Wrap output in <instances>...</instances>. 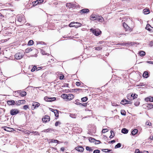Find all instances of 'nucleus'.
Returning a JSON list of instances; mask_svg holds the SVG:
<instances>
[{"instance_id": "obj_10", "label": "nucleus", "mask_w": 153, "mask_h": 153, "mask_svg": "<svg viewBox=\"0 0 153 153\" xmlns=\"http://www.w3.org/2000/svg\"><path fill=\"white\" fill-rule=\"evenodd\" d=\"M76 150L80 152H82L84 150V148L81 146H79L75 148Z\"/></svg>"}, {"instance_id": "obj_21", "label": "nucleus", "mask_w": 153, "mask_h": 153, "mask_svg": "<svg viewBox=\"0 0 153 153\" xmlns=\"http://www.w3.org/2000/svg\"><path fill=\"white\" fill-rule=\"evenodd\" d=\"M145 100L146 102L150 101V102H153V97H147L145 99Z\"/></svg>"}, {"instance_id": "obj_63", "label": "nucleus", "mask_w": 153, "mask_h": 153, "mask_svg": "<svg viewBox=\"0 0 153 153\" xmlns=\"http://www.w3.org/2000/svg\"><path fill=\"white\" fill-rule=\"evenodd\" d=\"M4 35H8V34H11V33H10V32H8L7 31L6 32V31H5V32H4Z\"/></svg>"}, {"instance_id": "obj_57", "label": "nucleus", "mask_w": 153, "mask_h": 153, "mask_svg": "<svg viewBox=\"0 0 153 153\" xmlns=\"http://www.w3.org/2000/svg\"><path fill=\"white\" fill-rule=\"evenodd\" d=\"M87 105V102L83 103L82 104H82H80V105H82V106L84 107H86Z\"/></svg>"}, {"instance_id": "obj_56", "label": "nucleus", "mask_w": 153, "mask_h": 153, "mask_svg": "<svg viewBox=\"0 0 153 153\" xmlns=\"http://www.w3.org/2000/svg\"><path fill=\"white\" fill-rule=\"evenodd\" d=\"M23 108L24 109L26 110L27 108H28V105H24L23 106Z\"/></svg>"}, {"instance_id": "obj_13", "label": "nucleus", "mask_w": 153, "mask_h": 153, "mask_svg": "<svg viewBox=\"0 0 153 153\" xmlns=\"http://www.w3.org/2000/svg\"><path fill=\"white\" fill-rule=\"evenodd\" d=\"M39 105L40 104L39 103L37 102H34L32 104V106L33 107H32V109L34 110L36 108H38L39 106Z\"/></svg>"}, {"instance_id": "obj_25", "label": "nucleus", "mask_w": 153, "mask_h": 153, "mask_svg": "<svg viewBox=\"0 0 153 153\" xmlns=\"http://www.w3.org/2000/svg\"><path fill=\"white\" fill-rule=\"evenodd\" d=\"M138 130L137 129H135L131 131V134L133 135H135L138 132Z\"/></svg>"}, {"instance_id": "obj_45", "label": "nucleus", "mask_w": 153, "mask_h": 153, "mask_svg": "<svg viewBox=\"0 0 153 153\" xmlns=\"http://www.w3.org/2000/svg\"><path fill=\"white\" fill-rule=\"evenodd\" d=\"M51 142L52 143H59V141L57 140H53V139H52L51 140Z\"/></svg>"}, {"instance_id": "obj_53", "label": "nucleus", "mask_w": 153, "mask_h": 153, "mask_svg": "<svg viewBox=\"0 0 153 153\" xmlns=\"http://www.w3.org/2000/svg\"><path fill=\"white\" fill-rule=\"evenodd\" d=\"M61 124V123L59 121H56L55 123V125L56 126H57L58 125Z\"/></svg>"}, {"instance_id": "obj_58", "label": "nucleus", "mask_w": 153, "mask_h": 153, "mask_svg": "<svg viewBox=\"0 0 153 153\" xmlns=\"http://www.w3.org/2000/svg\"><path fill=\"white\" fill-rule=\"evenodd\" d=\"M149 45L151 47H152L153 46V41H151L149 44Z\"/></svg>"}, {"instance_id": "obj_46", "label": "nucleus", "mask_w": 153, "mask_h": 153, "mask_svg": "<svg viewBox=\"0 0 153 153\" xmlns=\"http://www.w3.org/2000/svg\"><path fill=\"white\" fill-rule=\"evenodd\" d=\"M19 102L20 103V104H24L25 103V100H19Z\"/></svg>"}, {"instance_id": "obj_24", "label": "nucleus", "mask_w": 153, "mask_h": 153, "mask_svg": "<svg viewBox=\"0 0 153 153\" xmlns=\"http://www.w3.org/2000/svg\"><path fill=\"white\" fill-rule=\"evenodd\" d=\"M96 20H99L100 22H102V20H104V19L101 16H97Z\"/></svg>"}, {"instance_id": "obj_61", "label": "nucleus", "mask_w": 153, "mask_h": 153, "mask_svg": "<svg viewBox=\"0 0 153 153\" xmlns=\"http://www.w3.org/2000/svg\"><path fill=\"white\" fill-rule=\"evenodd\" d=\"M64 85L63 86H62V87H68V85L69 84L68 83H64Z\"/></svg>"}, {"instance_id": "obj_5", "label": "nucleus", "mask_w": 153, "mask_h": 153, "mask_svg": "<svg viewBox=\"0 0 153 153\" xmlns=\"http://www.w3.org/2000/svg\"><path fill=\"white\" fill-rule=\"evenodd\" d=\"M123 26L125 30V31H127L128 32H129L132 31V28L129 27L126 23H123Z\"/></svg>"}, {"instance_id": "obj_64", "label": "nucleus", "mask_w": 153, "mask_h": 153, "mask_svg": "<svg viewBox=\"0 0 153 153\" xmlns=\"http://www.w3.org/2000/svg\"><path fill=\"white\" fill-rule=\"evenodd\" d=\"M76 85L78 86L80 85V82H76Z\"/></svg>"}, {"instance_id": "obj_62", "label": "nucleus", "mask_w": 153, "mask_h": 153, "mask_svg": "<svg viewBox=\"0 0 153 153\" xmlns=\"http://www.w3.org/2000/svg\"><path fill=\"white\" fill-rule=\"evenodd\" d=\"M115 142V141L114 140H111V141H109L108 142V143H113Z\"/></svg>"}, {"instance_id": "obj_17", "label": "nucleus", "mask_w": 153, "mask_h": 153, "mask_svg": "<svg viewBox=\"0 0 153 153\" xmlns=\"http://www.w3.org/2000/svg\"><path fill=\"white\" fill-rule=\"evenodd\" d=\"M7 104L9 105H14L15 104V102L13 100H9L7 101Z\"/></svg>"}, {"instance_id": "obj_59", "label": "nucleus", "mask_w": 153, "mask_h": 153, "mask_svg": "<svg viewBox=\"0 0 153 153\" xmlns=\"http://www.w3.org/2000/svg\"><path fill=\"white\" fill-rule=\"evenodd\" d=\"M111 105L113 106H117L118 105L115 102H112Z\"/></svg>"}, {"instance_id": "obj_23", "label": "nucleus", "mask_w": 153, "mask_h": 153, "mask_svg": "<svg viewBox=\"0 0 153 153\" xmlns=\"http://www.w3.org/2000/svg\"><path fill=\"white\" fill-rule=\"evenodd\" d=\"M138 54L141 56H143L146 54L145 52L144 51H140L138 52Z\"/></svg>"}, {"instance_id": "obj_16", "label": "nucleus", "mask_w": 153, "mask_h": 153, "mask_svg": "<svg viewBox=\"0 0 153 153\" xmlns=\"http://www.w3.org/2000/svg\"><path fill=\"white\" fill-rule=\"evenodd\" d=\"M146 29L150 31H153V27H152L149 24L147 25Z\"/></svg>"}, {"instance_id": "obj_2", "label": "nucleus", "mask_w": 153, "mask_h": 153, "mask_svg": "<svg viewBox=\"0 0 153 153\" xmlns=\"http://www.w3.org/2000/svg\"><path fill=\"white\" fill-rule=\"evenodd\" d=\"M90 31L97 36L100 35L101 33V31L99 29H94L91 28L90 29Z\"/></svg>"}, {"instance_id": "obj_41", "label": "nucleus", "mask_w": 153, "mask_h": 153, "mask_svg": "<svg viewBox=\"0 0 153 153\" xmlns=\"http://www.w3.org/2000/svg\"><path fill=\"white\" fill-rule=\"evenodd\" d=\"M54 113L55 116L57 117H59V113L58 111L57 110H56V111H54L53 112Z\"/></svg>"}, {"instance_id": "obj_44", "label": "nucleus", "mask_w": 153, "mask_h": 153, "mask_svg": "<svg viewBox=\"0 0 153 153\" xmlns=\"http://www.w3.org/2000/svg\"><path fill=\"white\" fill-rule=\"evenodd\" d=\"M32 4H33V6H34L37 5V4H39V3L38 2V1L36 0V1H35L33 2Z\"/></svg>"}, {"instance_id": "obj_32", "label": "nucleus", "mask_w": 153, "mask_h": 153, "mask_svg": "<svg viewBox=\"0 0 153 153\" xmlns=\"http://www.w3.org/2000/svg\"><path fill=\"white\" fill-rule=\"evenodd\" d=\"M127 102V100L126 99H124L121 101L120 103L123 105H126V102Z\"/></svg>"}, {"instance_id": "obj_40", "label": "nucleus", "mask_w": 153, "mask_h": 153, "mask_svg": "<svg viewBox=\"0 0 153 153\" xmlns=\"http://www.w3.org/2000/svg\"><path fill=\"white\" fill-rule=\"evenodd\" d=\"M88 99V97H85L82 98L81 99V100L82 102H86V101H87V100Z\"/></svg>"}, {"instance_id": "obj_55", "label": "nucleus", "mask_w": 153, "mask_h": 153, "mask_svg": "<svg viewBox=\"0 0 153 153\" xmlns=\"http://www.w3.org/2000/svg\"><path fill=\"white\" fill-rule=\"evenodd\" d=\"M101 143V142L100 141L97 140H96V141H95L94 142L95 143L97 144H99V143Z\"/></svg>"}, {"instance_id": "obj_26", "label": "nucleus", "mask_w": 153, "mask_h": 153, "mask_svg": "<svg viewBox=\"0 0 153 153\" xmlns=\"http://www.w3.org/2000/svg\"><path fill=\"white\" fill-rule=\"evenodd\" d=\"M128 132V130L126 128H123L122 129L121 132L124 134H126Z\"/></svg>"}, {"instance_id": "obj_52", "label": "nucleus", "mask_w": 153, "mask_h": 153, "mask_svg": "<svg viewBox=\"0 0 153 153\" xmlns=\"http://www.w3.org/2000/svg\"><path fill=\"white\" fill-rule=\"evenodd\" d=\"M78 101H79L78 100H76V101H75V102H75V103L77 105H80V104H82V103H81L79 102H78Z\"/></svg>"}, {"instance_id": "obj_37", "label": "nucleus", "mask_w": 153, "mask_h": 153, "mask_svg": "<svg viewBox=\"0 0 153 153\" xmlns=\"http://www.w3.org/2000/svg\"><path fill=\"white\" fill-rule=\"evenodd\" d=\"M32 49L30 48H28L25 50V53H28L32 51Z\"/></svg>"}, {"instance_id": "obj_7", "label": "nucleus", "mask_w": 153, "mask_h": 153, "mask_svg": "<svg viewBox=\"0 0 153 153\" xmlns=\"http://www.w3.org/2000/svg\"><path fill=\"white\" fill-rule=\"evenodd\" d=\"M19 113V111L16 109H13L10 110V113L11 115H16Z\"/></svg>"}, {"instance_id": "obj_47", "label": "nucleus", "mask_w": 153, "mask_h": 153, "mask_svg": "<svg viewBox=\"0 0 153 153\" xmlns=\"http://www.w3.org/2000/svg\"><path fill=\"white\" fill-rule=\"evenodd\" d=\"M37 44H41V45L44 44L45 45H46L45 44V43L44 42H42V41L37 42Z\"/></svg>"}, {"instance_id": "obj_48", "label": "nucleus", "mask_w": 153, "mask_h": 153, "mask_svg": "<svg viewBox=\"0 0 153 153\" xmlns=\"http://www.w3.org/2000/svg\"><path fill=\"white\" fill-rule=\"evenodd\" d=\"M102 49V48L101 46H99L95 47V50L97 51H100Z\"/></svg>"}, {"instance_id": "obj_54", "label": "nucleus", "mask_w": 153, "mask_h": 153, "mask_svg": "<svg viewBox=\"0 0 153 153\" xmlns=\"http://www.w3.org/2000/svg\"><path fill=\"white\" fill-rule=\"evenodd\" d=\"M100 151L98 149H96L94 150L93 151V153H100Z\"/></svg>"}, {"instance_id": "obj_42", "label": "nucleus", "mask_w": 153, "mask_h": 153, "mask_svg": "<svg viewBox=\"0 0 153 153\" xmlns=\"http://www.w3.org/2000/svg\"><path fill=\"white\" fill-rule=\"evenodd\" d=\"M30 133H31L34 134V135H39V133L37 131H30Z\"/></svg>"}, {"instance_id": "obj_60", "label": "nucleus", "mask_w": 153, "mask_h": 153, "mask_svg": "<svg viewBox=\"0 0 153 153\" xmlns=\"http://www.w3.org/2000/svg\"><path fill=\"white\" fill-rule=\"evenodd\" d=\"M19 102L20 101H19V100L16 101V103H15V104L17 105H20L21 104Z\"/></svg>"}, {"instance_id": "obj_28", "label": "nucleus", "mask_w": 153, "mask_h": 153, "mask_svg": "<svg viewBox=\"0 0 153 153\" xmlns=\"http://www.w3.org/2000/svg\"><path fill=\"white\" fill-rule=\"evenodd\" d=\"M149 9H145L143 10V13L145 14H147L149 13Z\"/></svg>"}, {"instance_id": "obj_36", "label": "nucleus", "mask_w": 153, "mask_h": 153, "mask_svg": "<svg viewBox=\"0 0 153 153\" xmlns=\"http://www.w3.org/2000/svg\"><path fill=\"white\" fill-rule=\"evenodd\" d=\"M86 150L90 152H92L93 150V149H92L91 147H90L89 146H87L86 147Z\"/></svg>"}, {"instance_id": "obj_20", "label": "nucleus", "mask_w": 153, "mask_h": 153, "mask_svg": "<svg viewBox=\"0 0 153 153\" xmlns=\"http://www.w3.org/2000/svg\"><path fill=\"white\" fill-rule=\"evenodd\" d=\"M89 12V10L88 9H83L80 10V13H88Z\"/></svg>"}, {"instance_id": "obj_39", "label": "nucleus", "mask_w": 153, "mask_h": 153, "mask_svg": "<svg viewBox=\"0 0 153 153\" xmlns=\"http://www.w3.org/2000/svg\"><path fill=\"white\" fill-rule=\"evenodd\" d=\"M121 144L120 143H118L115 146V148L117 149L118 148H119L121 147Z\"/></svg>"}, {"instance_id": "obj_4", "label": "nucleus", "mask_w": 153, "mask_h": 153, "mask_svg": "<svg viewBox=\"0 0 153 153\" xmlns=\"http://www.w3.org/2000/svg\"><path fill=\"white\" fill-rule=\"evenodd\" d=\"M24 56V54L22 53L18 52L16 53L15 55V58L17 60L20 59Z\"/></svg>"}, {"instance_id": "obj_11", "label": "nucleus", "mask_w": 153, "mask_h": 153, "mask_svg": "<svg viewBox=\"0 0 153 153\" xmlns=\"http://www.w3.org/2000/svg\"><path fill=\"white\" fill-rule=\"evenodd\" d=\"M50 117L49 116L46 115L45 117L42 118V120L43 122L46 123L50 121Z\"/></svg>"}, {"instance_id": "obj_9", "label": "nucleus", "mask_w": 153, "mask_h": 153, "mask_svg": "<svg viewBox=\"0 0 153 153\" xmlns=\"http://www.w3.org/2000/svg\"><path fill=\"white\" fill-rule=\"evenodd\" d=\"M44 100L47 102H52L56 100V98L55 97L49 98L47 97H45L44 98Z\"/></svg>"}, {"instance_id": "obj_49", "label": "nucleus", "mask_w": 153, "mask_h": 153, "mask_svg": "<svg viewBox=\"0 0 153 153\" xmlns=\"http://www.w3.org/2000/svg\"><path fill=\"white\" fill-rule=\"evenodd\" d=\"M135 153H143L142 151H140V150L138 149H136Z\"/></svg>"}, {"instance_id": "obj_19", "label": "nucleus", "mask_w": 153, "mask_h": 153, "mask_svg": "<svg viewBox=\"0 0 153 153\" xmlns=\"http://www.w3.org/2000/svg\"><path fill=\"white\" fill-rule=\"evenodd\" d=\"M140 99L139 98L137 99L135 101L134 105L136 106H138L140 103Z\"/></svg>"}, {"instance_id": "obj_29", "label": "nucleus", "mask_w": 153, "mask_h": 153, "mask_svg": "<svg viewBox=\"0 0 153 153\" xmlns=\"http://www.w3.org/2000/svg\"><path fill=\"white\" fill-rule=\"evenodd\" d=\"M97 16L92 14L90 16L91 19L92 20H96V17Z\"/></svg>"}, {"instance_id": "obj_38", "label": "nucleus", "mask_w": 153, "mask_h": 153, "mask_svg": "<svg viewBox=\"0 0 153 153\" xmlns=\"http://www.w3.org/2000/svg\"><path fill=\"white\" fill-rule=\"evenodd\" d=\"M110 132H111V135L109 136V138H112L113 137H114V132L113 131H112V130Z\"/></svg>"}, {"instance_id": "obj_35", "label": "nucleus", "mask_w": 153, "mask_h": 153, "mask_svg": "<svg viewBox=\"0 0 153 153\" xmlns=\"http://www.w3.org/2000/svg\"><path fill=\"white\" fill-rule=\"evenodd\" d=\"M34 42L32 40H29L28 43L27 45H28L31 46L33 44Z\"/></svg>"}, {"instance_id": "obj_18", "label": "nucleus", "mask_w": 153, "mask_h": 153, "mask_svg": "<svg viewBox=\"0 0 153 153\" xmlns=\"http://www.w3.org/2000/svg\"><path fill=\"white\" fill-rule=\"evenodd\" d=\"M68 96L67 100H71L74 97V95L72 94H68Z\"/></svg>"}, {"instance_id": "obj_43", "label": "nucleus", "mask_w": 153, "mask_h": 153, "mask_svg": "<svg viewBox=\"0 0 153 153\" xmlns=\"http://www.w3.org/2000/svg\"><path fill=\"white\" fill-rule=\"evenodd\" d=\"M121 114L122 115L125 116L126 115V112L124 110H121Z\"/></svg>"}, {"instance_id": "obj_34", "label": "nucleus", "mask_w": 153, "mask_h": 153, "mask_svg": "<svg viewBox=\"0 0 153 153\" xmlns=\"http://www.w3.org/2000/svg\"><path fill=\"white\" fill-rule=\"evenodd\" d=\"M89 140L90 142L91 143H94L95 142V141H96V140L94 139V138H93L91 137H90L89 138Z\"/></svg>"}, {"instance_id": "obj_6", "label": "nucleus", "mask_w": 153, "mask_h": 153, "mask_svg": "<svg viewBox=\"0 0 153 153\" xmlns=\"http://www.w3.org/2000/svg\"><path fill=\"white\" fill-rule=\"evenodd\" d=\"M144 108H147L148 109H151L153 108V104L152 103H147L143 105Z\"/></svg>"}, {"instance_id": "obj_15", "label": "nucleus", "mask_w": 153, "mask_h": 153, "mask_svg": "<svg viewBox=\"0 0 153 153\" xmlns=\"http://www.w3.org/2000/svg\"><path fill=\"white\" fill-rule=\"evenodd\" d=\"M66 7L69 8H72L76 7L75 5L73 3H68L66 4Z\"/></svg>"}, {"instance_id": "obj_27", "label": "nucleus", "mask_w": 153, "mask_h": 153, "mask_svg": "<svg viewBox=\"0 0 153 153\" xmlns=\"http://www.w3.org/2000/svg\"><path fill=\"white\" fill-rule=\"evenodd\" d=\"M131 100H134L135 98H137V95L136 94H131Z\"/></svg>"}, {"instance_id": "obj_14", "label": "nucleus", "mask_w": 153, "mask_h": 153, "mask_svg": "<svg viewBox=\"0 0 153 153\" xmlns=\"http://www.w3.org/2000/svg\"><path fill=\"white\" fill-rule=\"evenodd\" d=\"M2 128L5 131L9 132H12L14 131L13 128L9 127H3Z\"/></svg>"}, {"instance_id": "obj_33", "label": "nucleus", "mask_w": 153, "mask_h": 153, "mask_svg": "<svg viewBox=\"0 0 153 153\" xmlns=\"http://www.w3.org/2000/svg\"><path fill=\"white\" fill-rule=\"evenodd\" d=\"M102 151L103 152H111L112 151L111 149H102Z\"/></svg>"}, {"instance_id": "obj_30", "label": "nucleus", "mask_w": 153, "mask_h": 153, "mask_svg": "<svg viewBox=\"0 0 153 153\" xmlns=\"http://www.w3.org/2000/svg\"><path fill=\"white\" fill-rule=\"evenodd\" d=\"M61 97L64 99H67V98L68 97V95L65 94H63L61 95Z\"/></svg>"}, {"instance_id": "obj_12", "label": "nucleus", "mask_w": 153, "mask_h": 153, "mask_svg": "<svg viewBox=\"0 0 153 153\" xmlns=\"http://www.w3.org/2000/svg\"><path fill=\"white\" fill-rule=\"evenodd\" d=\"M134 43L132 42H123L120 44H118L117 45H130L131 46L134 45Z\"/></svg>"}, {"instance_id": "obj_50", "label": "nucleus", "mask_w": 153, "mask_h": 153, "mask_svg": "<svg viewBox=\"0 0 153 153\" xmlns=\"http://www.w3.org/2000/svg\"><path fill=\"white\" fill-rule=\"evenodd\" d=\"M108 131V130L107 129H103L102 131V132L103 133L107 132Z\"/></svg>"}, {"instance_id": "obj_31", "label": "nucleus", "mask_w": 153, "mask_h": 153, "mask_svg": "<svg viewBox=\"0 0 153 153\" xmlns=\"http://www.w3.org/2000/svg\"><path fill=\"white\" fill-rule=\"evenodd\" d=\"M53 129L51 128H49L47 129H45L42 131V132H48L49 131H52Z\"/></svg>"}, {"instance_id": "obj_1", "label": "nucleus", "mask_w": 153, "mask_h": 153, "mask_svg": "<svg viewBox=\"0 0 153 153\" xmlns=\"http://www.w3.org/2000/svg\"><path fill=\"white\" fill-rule=\"evenodd\" d=\"M25 20L24 18L22 15H17L16 18V22L19 24V25L21 26L25 22Z\"/></svg>"}, {"instance_id": "obj_3", "label": "nucleus", "mask_w": 153, "mask_h": 153, "mask_svg": "<svg viewBox=\"0 0 153 153\" xmlns=\"http://www.w3.org/2000/svg\"><path fill=\"white\" fill-rule=\"evenodd\" d=\"M82 24L78 22H72L69 24V26L70 27H75L77 28L81 26Z\"/></svg>"}, {"instance_id": "obj_22", "label": "nucleus", "mask_w": 153, "mask_h": 153, "mask_svg": "<svg viewBox=\"0 0 153 153\" xmlns=\"http://www.w3.org/2000/svg\"><path fill=\"white\" fill-rule=\"evenodd\" d=\"M149 73L147 71H145L143 73V77L147 78L149 77Z\"/></svg>"}, {"instance_id": "obj_51", "label": "nucleus", "mask_w": 153, "mask_h": 153, "mask_svg": "<svg viewBox=\"0 0 153 153\" xmlns=\"http://www.w3.org/2000/svg\"><path fill=\"white\" fill-rule=\"evenodd\" d=\"M146 124L148 126H151L152 123L150 122L149 121H147L146 123Z\"/></svg>"}, {"instance_id": "obj_8", "label": "nucleus", "mask_w": 153, "mask_h": 153, "mask_svg": "<svg viewBox=\"0 0 153 153\" xmlns=\"http://www.w3.org/2000/svg\"><path fill=\"white\" fill-rule=\"evenodd\" d=\"M17 92L21 97H24L27 94V93L26 91H22V90H19L16 91L15 92Z\"/></svg>"}]
</instances>
